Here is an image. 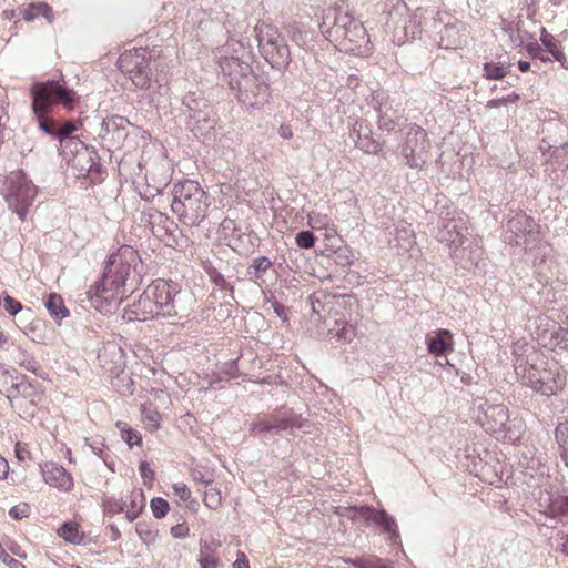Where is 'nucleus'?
I'll use <instances>...</instances> for the list:
<instances>
[{
  "label": "nucleus",
  "instance_id": "nucleus-7",
  "mask_svg": "<svg viewBox=\"0 0 568 568\" xmlns=\"http://www.w3.org/2000/svg\"><path fill=\"white\" fill-rule=\"evenodd\" d=\"M471 412L477 423L497 439L515 443L520 432L510 423L509 410L504 404H491L485 397L477 396L471 402Z\"/></svg>",
  "mask_w": 568,
  "mask_h": 568
},
{
  "label": "nucleus",
  "instance_id": "nucleus-31",
  "mask_svg": "<svg viewBox=\"0 0 568 568\" xmlns=\"http://www.w3.org/2000/svg\"><path fill=\"white\" fill-rule=\"evenodd\" d=\"M354 20L352 12L344 3H342L339 6L335 29L333 31H326V40L337 42L341 38H346L347 32H345V30L354 22Z\"/></svg>",
  "mask_w": 568,
  "mask_h": 568
},
{
  "label": "nucleus",
  "instance_id": "nucleus-3",
  "mask_svg": "<svg viewBox=\"0 0 568 568\" xmlns=\"http://www.w3.org/2000/svg\"><path fill=\"white\" fill-rule=\"evenodd\" d=\"M130 274V263H116L115 255H109L100 280L85 292L90 306L101 314L112 313L113 308L120 304L114 292L120 287L125 288Z\"/></svg>",
  "mask_w": 568,
  "mask_h": 568
},
{
  "label": "nucleus",
  "instance_id": "nucleus-28",
  "mask_svg": "<svg viewBox=\"0 0 568 568\" xmlns=\"http://www.w3.org/2000/svg\"><path fill=\"white\" fill-rule=\"evenodd\" d=\"M0 368L2 369V376L4 378L3 383L6 385L9 383L8 379H22L19 396L23 397L24 399L34 400L39 392L37 389V385L32 383L27 375L20 374L14 368L10 371L6 368L4 365H0Z\"/></svg>",
  "mask_w": 568,
  "mask_h": 568
},
{
  "label": "nucleus",
  "instance_id": "nucleus-58",
  "mask_svg": "<svg viewBox=\"0 0 568 568\" xmlns=\"http://www.w3.org/2000/svg\"><path fill=\"white\" fill-rule=\"evenodd\" d=\"M550 159H552V162L559 165H561L565 160L568 159V141H565L562 136L559 139V143H556L555 151H552Z\"/></svg>",
  "mask_w": 568,
  "mask_h": 568
},
{
  "label": "nucleus",
  "instance_id": "nucleus-17",
  "mask_svg": "<svg viewBox=\"0 0 568 568\" xmlns=\"http://www.w3.org/2000/svg\"><path fill=\"white\" fill-rule=\"evenodd\" d=\"M141 222L145 227H149L152 234L164 242L168 246L176 244V236L174 232L178 230V224L165 213L155 209L141 212Z\"/></svg>",
  "mask_w": 568,
  "mask_h": 568
},
{
  "label": "nucleus",
  "instance_id": "nucleus-64",
  "mask_svg": "<svg viewBox=\"0 0 568 568\" xmlns=\"http://www.w3.org/2000/svg\"><path fill=\"white\" fill-rule=\"evenodd\" d=\"M343 281L353 287H358L364 283V277L359 274V272L348 268L345 272Z\"/></svg>",
  "mask_w": 568,
  "mask_h": 568
},
{
  "label": "nucleus",
  "instance_id": "nucleus-43",
  "mask_svg": "<svg viewBox=\"0 0 568 568\" xmlns=\"http://www.w3.org/2000/svg\"><path fill=\"white\" fill-rule=\"evenodd\" d=\"M57 142L59 144V155L63 158H67L68 155H73V159H75V156L79 155L80 152H83L84 148L88 146L78 136L68 138L63 141L61 140Z\"/></svg>",
  "mask_w": 568,
  "mask_h": 568
},
{
  "label": "nucleus",
  "instance_id": "nucleus-18",
  "mask_svg": "<svg viewBox=\"0 0 568 568\" xmlns=\"http://www.w3.org/2000/svg\"><path fill=\"white\" fill-rule=\"evenodd\" d=\"M475 237H467L449 252L452 260L460 268L468 272H481L480 263L484 260V248Z\"/></svg>",
  "mask_w": 568,
  "mask_h": 568
},
{
  "label": "nucleus",
  "instance_id": "nucleus-15",
  "mask_svg": "<svg viewBox=\"0 0 568 568\" xmlns=\"http://www.w3.org/2000/svg\"><path fill=\"white\" fill-rule=\"evenodd\" d=\"M146 290L151 293L161 317H174L178 315L175 307L176 296L181 292V285L172 280H154Z\"/></svg>",
  "mask_w": 568,
  "mask_h": 568
},
{
  "label": "nucleus",
  "instance_id": "nucleus-12",
  "mask_svg": "<svg viewBox=\"0 0 568 568\" xmlns=\"http://www.w3.org/2000/svg\"><path fill=\"white\" fill-rule=\"evenodd\" d=\"M432 142L427 131L416 123L407 125L403 142L397 145V152L405 165L422 170L430 156Z\"/></svg>",
  "mask_w": 568,
  "mask_h": 568
},
{
  "label": "nucleus",
  "instance_id": "nucleus-34",
  "mask_svg": "<svg viewBox=\"0 0 568 568\" xmlns=\"http://www.w3.org/2000/svg\"><path fill=\"white\" fill-rule=\"evenodd\" d=\"M43 304L51 318L57 323H60L62 320L70 315V312L65 306L62 296L57 293H49L45 295L43 298Z\"/></svg>",
  "mask_w": 568,
  "mask_h": 568
},
{
  "label": "nucleus",
  "instance_id": "nucleus-42",
  "mask_svg": "<svg viewBox=\"0 0 568 568\" xmlns=\"http://www.w3.org/2000/svg\"><path fill=\"white\" fill-rule=\"evenodd\" d=\"M145 507V496L142 489L134 490L130 496V507L125 511V519L130 523L138 519Z\"/></svg>",
  "mask_w": 568,
  "mask_h": 568
},
{
  "label": "nucleus",
  "instance_id": "nucleus-20",
  "mask_svg": "<svg viewBox=\"0 0 568 568\" xmlns=\"http://www.w3.org/2000/svg\"><path fill=\"white\" fill-rule=\"evenodd\" d=\"M151 293L145 288L138 300L128 304L123 310L122 320L125 322H146L161 317V314L151 298Z\"/></svg>",
  "mask_w": 568,
  "mask_h": 568
},
{
  "label": "nucleus",
  "instance_id": "nucleus-46",
  "mask_svg": "<svg viewBox=\"0 0 568 568\" xmlns=\"http://www.w3.org/2000/svg\"><path fill=\"white\" fill-rule=\"evenodd\" d=\"M3 308L7 311V313L10 316H16L17 314L21 313V318L28 321L32 317L33 312L30 307L24 308L22 303L9 294H4L3 296Z\"/></svg>",
  "mask_w": 568,
  "mask_h": 568
},
{
  "label": "nucleus",
  "instance_id": "nucleus-11",
  "mask_svg": "<svg viewBox=\"0 0 568 568\" xmlns=\"http://www.w3.org/2000/svg\"><path fill=\"white\" fill-rule=\"evenodd\" d=\"M38 194V187L23 170L11 173L4 189L8 207L23 222Z\"/></svg>",
  "mask_w": 568,
  "mask_h": 568
},
{
  "label": "nucleus",
  "instance_id": "nucleus-50",
  "mask_svg": "<svg viewBox=\"0 0 568 568\" xmlns=\"http://www.w3.org/2000/svg\"><path fill=\"white\" fill-rule=\"evenodd\" d=\"M334 306L343 307L348 313V315L352 316L353 313L358 311L359 303H358V298L353 293H349V294L335 293L333 307Z\"/></svg>",
  "mask_w": 568,
  "mask_h": 568
},
{
  "label": "nucleus",
  "instance_id": "nucleus-39",
  "mask_svg": "<svg viewBox=\"0 0 568 568\" xmlns=\"http://www.w3.org/2000/svg\"><path fill=\"white\" fill-rule=\"evenodd\" d=\"M511 64L506 61H486L483 63V78L499 81L510 73Z\"/></svg>",
  "mask_w": 568,
  "mask_h": 568
},
{
  "label": "nucleus",
  "instance_id": "nucleus-4",
  "mask_svg": "<svg viewBox=\"0 0 568 568\" xmlns=\"http://www.w3.org/2000/svg\"><path fill=\"white\" fill-rule=\"evenodd\" d=\"M526 369L520 374L523 385L536 394L551 397L566 386V372L555 359L547 358L541 352H531L525 359Z\"/></svg>",
  "mask_w": 568,
  "mask_h": 568
},
{
  "label": "nucleus",
  "instance_id": "nucleus-30",
  "mask_svg": "<svg viewBox=\"0 0 568 568\" xmlns=\"http://www.w3.org/2000/svg\"><path fill=\"white\" fill-rule=\"evenodd\" d=\"M108 378L114 392L121 396H131L134 393L135 387L132 373L126 367L122 368L121 372L111 374Z\"/></svg>",
  "mask_w": 568,
  "mask_h": 568
},
{
  "label": "nucleus",
  "instance_id": "nucleus-29",
  "mask_svg": "<svg viewBox=\"0 0 568 568\" xmlns=\"http://www.w3.org/2000/svg\"><path fill=\"white\" fill-rule=\"evenodd\" d=\"M273 266V262L267 256H257L252 258L246 267V278L254 282L258 286L265 283V274Z\"/></svg>",
  "mask_w": 568,
  "mask_h": 568
},
{
  "label": "nucleus",
  "instance_id": "nucleus-26",
  "mask_svg": "<svg viewBox=\"0 0 568 568\" xmlns=\"http://www.w3.org/2000/svg\"><path fill=\"white\" fill-rule=\"evenodd\" d=\"M132 125L130 121L122 115H111L105 118V128H111V146L120 148L129 135L128 128Z\"/></svg>",
  "mask_w": 568,
  "mask_h": 568
},
{
  "label": "nucleus",
  "instance_id": "nucleus-25",
  "mask_svg": "<svg viewBox=\"0 0 568 568\" xmlns=\"http://www.w3.org/2000/svg\"><path fill=\"white\" fill-rule=\"evenodd\" d=\"M43 480L62 491H70L73 488L72 475L57 463H45L40 466Z\"/></svg>",
  "mask_w": 568,
  "mask_h": 568
},
{
  "label": "nucleus",
  "instance_id": "nucleus-10",
  "mask_svg": "<svg viewBox=\"0 0 568 568\" xmlns=\"http://www.w3.org/2000/svg\"><path fill=\"white\" fill-rule=\"evenodd\" d=\"M345 510L353 523L362 518L366 527L374 526L388 544H402L397 520L386 509L364 504L348 506Z\"/></svg>",
  "mask_w": 568,
  "mask_h": 568
},
{
  "label": "nucleus",
  "instance_id": "nucleus-32",
  "mask_svg": "<svg viewBox=\"0 0 568 568\" xmlns=\"http://www.w3.org/2000/svg\"><path fill=\"white\" fill-rule=\"evenodd\" d=\"M347 32L346 38H341L339 42L342 44H346V42L349 43V47H347V50L354 51L356 49H359L363 43L368 42V34L366 32V29L364 26L354 20V22L345 30Z\"/></svg>",
  "mask_w": 568,
  "mask_h": 568
},
{
  "label": "nucleus",
  "instance_id": "nucleus-9",
  "mask_svg": "<svg viewBox=\"0 0 568 568\" xmlns=\"http://www.w3.org/2000/svg\"><path fill=\"white\" fill-rule=\"evenodd\" d=\"M186 128L196 136L210 135L217 123L214 105L201 91H189L182 98Z\"/></svg>",
  "mask_w": 568,
  "mask_h": 568
},
{
  "label": "nucleus",
  "instance_id": "nucleus-59",
  "mask_svg": "<svg viewBox=\"0 0 568 568\" xmlns=\"http://www.w3.org/2000/svg\"><path fill=\"white\" fill-rule=\"evenodd\" d=\"M525 34L530 39V41L526 44H524L523 37L519 39V45H524L527 53L530 55L531 59H537V57H540V53L542 51L541 42L539 43L532 34L528 33L527 31Z\"/></svg>",
  "mask_w": 568,
  "mask_h": 568
},
{
  "label": "nucleus",
  "instance_id": "nucleus-21",
  "mask_svg": "<svg viewBox=\"0 0 568 568\" xmlns=\"http://www.w3.org/2000/svg\"><path fill=\"white\" fill-rule=\"evenodd\" d=\"M97 359L104 373L110 376L126 367V355L115 342L109 341L99 349Z\"/></svg>",
  "mask_w": 568,
  "mask_h": 568
},
{
  "label": "nucleus",
  "instance_id": "nucleus-47",
  "mask_svg": "<svg viewBox=\"0 0 568 568\" xmlns=\"http://www.w3.org/2000/svg\"><path fill=\"white\" fill-rule=\"evenodd\" d=\"M135 532L142 542L150 546L156 541L158 529L153 521L142 520L135 524Z\"/></svg>",
  "mask_w": 568,
  "mask_h": 568
},
{
  "label": "nucleus",
  "instance_id": "nucleus-52",
  "mask_svg": "<svg viewBox=\"0 0 568 568\" xmlns=\"http://www.w3.org/2000/svg\"><path fill=\"white\" fill-rule=\"evenodd\" d=\"M339 6L341 4H335L326 9L323 13L322 22L318 24V28L325 39L327 36L326 31H333L335 29Z\"/></svg>",
  "mask_w": 568,
  "mask_h": 568
},
{
  "label": "nucleus",
  "instance_id": "nucleus-44",
  "mask_svg": "<svg viewBox=\"0 0 568 568\" xmlns=\"http://www.w3.org/2000/svg\"><path fill=\"white\" fill-rule=\"evenodd\" d=\"M91 152H95V149L88 145L84 148L83 152H80L79 155L72 160V168L78 171L79 176L87 178L90 172V162L93 161V153Z\"/></svg>",
  "mask_w": 568,
  "mask_h": 568
},
{
  "label": "nucleus",
  "instance_id": "nucleus-48",
  "mask_svg": "<svg viewBox=\"0 0 568 568\" xmlns=\"http://www.w3.org/2000/svg\"><path fill=\"white\" fill-rule=\"evenodd\" d=\"M554 434L558 444L560 459L565 463V454L568 456V419L559 422Z\"/></svg>",
  "mask_w": 568,
  "mask_h": 568
},
{
  "label": "nucleus",
  "instance_id": "nucleus-57",
  "mask_svg": "<svg viewBox=\"0 0 568 568\" xmlns=\"http://www.w3.org/2000/svg\"><path fill=\"white\" fill-rule=\"evenodd\" d=\"M316 236L312 231L302 230L295 235V243L300 248H312L315 245Z\"/></svg>",
  "mask_w": 568,
  "mask_h": 568
},
{
  "label": "nucleus",
  "instance_id": "nucleus-6",
  "mask_svg": "<svg viewBox=\"0 0 568 568\" xmlns=\"http://www.w3.org/2000/svg\"><path fill=\"white\" fill-rule=\"evenodd\" d=\"M116 67L131 79L136 88L142 90L150 89L152 81L161 85V82L165 80L161 74L162 61L160 58L155 59L146 48H134L121 53Z\"/></svg>",
  "mask_w": 568,
  "mask_h": 568
},
{
  "label": "nucleus",
  "instance_id": "nucleus-23",
  "mask_svg": "<svg viewBox=\"0 0 568 568\" xmlns=\"http://www.w3.org/2000/svg\"><path fill=\"white\" fill-rule=\"evenodd\" d=\"M223 261L220 260V265L213 264L211 261H204L202 263V267L206 273L210 283L220 292L224 294V296H229L232 301L237 303L235 298V281H232L233 275H225L222 272Z\"/></svg>",
  "mask_w": 568,
  "mask_h": 568
},
{
  "label": "nucleus",
  "instance_id": "nucleus-63",
  "mask_svg": "<svg viewBox=\"0 0 568 568\" xmlns=\"http://www.w3.org/2000/svg\"><path fill=\"white\" fill-rule=\"evenodd\" d=\"M126 507V503L122 500H116L114 498H110L104 501V513L106 515H116L123 513Z\"/></svg>",
  "mask_w": 568,
  "mask_h": 568
},
{
  "label": "nucleus",
  "instance_id": "nucleus-61",
  "mask_svg": "<svg viewBox=\"0 0 568 568\" xmlns=\"http://www.w3.org/2000/svg\"><path fill=\"white\" fill-rule=\"evenodd\" d=\"M221 374L224 375L227 379H234L241 376L239 369V358L231 359L221 366Z\"/></svg>",
  "mask_w": 568,
  "mask_h": 568
},
{
  "label": "nucleus",
  "instance_id": "nucleus-8",
  "mask_svg": "<svg viewBox=\"0 0 568 568\" xmlns=\"http://www.w3.org/2000/svg\"><path fill=\"white\" fill-rule=\"evenodd\" d=\"M262 58L274 70L283 74L291 61V50L285 37L277 27L270 23H257L253 29Z\"/></svg>",
  "mask_w": 568,
  "mask_h": 568
},
{
  "label": "nucleus",
  "instance_id": "nucleus-16",
  "mask_svg": "<svg viewBox=\"0 0 568 568\" xmlns=\"http://www.w3.org/2000/svg\"><path fill=\"white\" fill-rule=\"evenodd\" d=\"M368 105L377 113V126L381 131H386L387 133L397 131L400 114L399 111L393 106L385 91H373Z\"/></svg>",
  "mask_w": 568,
  "mask_h": 568
},
{
  "label": "nucleus",
  "instance_id": "nucleus-35",
  "mask_svg": "<svg viewBox=\"0 0 568 568\" xmlns=\"http://www.w3.org/2000/svg\"><path fill=\"white\" fill-rule=\"evenodd\" d=\"M58 536L71 545H84L85 535L75 521H64L58 528Z\"/></svg>",
  "mask_w": 568,
  "mask_h": 568
},
{
  "label": "nucleus",
  "instance_id": "nucleus-22",
  "mask_svg": "<svg viewBox=\"0 0 568 568\" xmlns=\"http://www.w3.org/2000/svg\"><path fill=\"white\" fill-rule=\"evenodd\" d=\"M468 237V227L463 217L459 220H448L443 217V222H438V232L436 239L439 242L447 243L449 252L458 246V244Z\"/></svg>",
  "mask_w": 568,
  "mask_h": 568
},
{
  "label": "nucleus",
  "instance_id": "nucleus-27",
  "mask_svg": "<svg viewBox=\"0 0 568 568\" xmlns=\"http://www.w3.org/2000/svg\"><path fill=\"white\" fill-rule=\"evenodd\" d=\"M539 40L542 45V51H546L548 54H550L554 61L559 62L561 68L568 69V62L562 51L561 42L557 40L551 33H549L545 27H542L540 30Z\"/></svg>",
  "mask_w": 568,
  "mask_h": 568
},
{
  "label": "nucleus",
  "instance_id": "nucleus-55",
  "mask_svg": "<svg viewBox=\"0 0 568 568\" xmlns=\"http://www.w3.org/2000/svg\"><path fill=\"white\" fill-rule=\"evenodd\" d=\"M556 143H559V139L550 134L544 136L540 140L539 151L542 158H545L546 162L552 161V159H550V155L552 154V151H555Z\"/></svg>",
  "mask_w": 568,
  "mask_h": 568
},
{
  "label": "nucleus",
  "instance_id": "nucleus-1",
  "mask_svg": "<svg viewBox=\"0 0 568 568\" xmlns=\"http://www.w3.org/2000/svg\"><path fill=\"white\" fill-rule=\"evenodd\" d=\"M253 61L251 50L242 41L234 39L226 41L217 57L223 82L246 109H258L271 97L270 84L263 75L254 71Z\"/></svg>",
  "mask_w": 568,
  "mask_h": 568
},
{
  "label": "nucleus",
  "instance_id": "nucleus-37",
  "mask_svg": "<svg viewBox=\"0 0 568 568\" xmlns=\"http://www.w3.org/2000/svg\"><path fill=\"white\" fill-rule=\"evenodd\" d=\"M549 518L557 519L561 523L568 521V496L567 495H555L549 499L547 509Z\"/></svg>",
  "mask_w": 568,
  "mask_h": 568
},
{
  "label": "nucleus",
  "instance_id": "nucleus-51",
  "mask_svg": "<svg viewBox=\"0 0 568 568\" xmlns=\"http://www.w3.org/2000/svg\"><path fill=\"white\" fill-rule=\"evenodd\" d=\"M93 153V161H91V169L90 172L87 175V179H89L92 183H101L104 181L105 176L108 175L106 169L101 163V156L99 155L98 151Z\"/></svg>",
  "mask_w": 568,
  "mask_h": 568
},
{
  "label": "nucleus",
  "instance_id": "nucleus-38",
  "mask_svg": "<svg viewBox=\"0 0 568 568\" xmlns=\"http://www.w3.org/2000/svg\"><path fill=\"white\" fill-rule=\"evenodd\" d=\"M548 345L556 354L568 352V327L554 322Z\"/></svg>",
  "mask_w": 568,
  "mask_h": 568
},
{
  "label": "nucleus",
  "instance_id": "nucleus-54",
  "mask_svg": "<svg viewBox=\"0 0 568 568\" xmlns=\"http://www.w3.org/2000/svg\"><path fill=\"white\" fill-rule=\"evenodd\" d=\"M150 508L154 518L162 519L168 515L170 504L162 497H153L150 501Z\"/></svg>",
  "mask_w": 568,
  "mask_h": 568
},
{
  "label": "nucleus",
  "instance_id": "nucleus-62",
  "mask_svg": "<svg viewBox=\"0 0 568 568\" xmlns=\"http://www.w3.org/2000/svg\"><path fill=\"white\" fill-rule=\"evenodd\" d=\"M519 100H520V95L516 92H513L511 94H509L507 97L489 100L487 102L486 106L488 109L500 108V106L507 105L509 103H516Z\"/></svg>",
  "mask_w": 568,
  "mask_h": 568
},
{
  "label": "nucleus",
  "instance_id": "nucleus-60",
  "mask_svg": "<svg viewBox=\"0 0 568 568\" xmlns=\"http://www.w3.org/2000/svg\"><path fill=\"white\" fill-rule=\"evenodd\" d=\"M203 503L210 509H216L221 506V493L216 488H207L204 493Z\"/></svg>",
  "mask_w": 568,
  "mask_h": 568
},
{
  "label": "nucleus",
  "instance_id": "nucleus-40",
  "mask_svg": "<svg viewBox=\"0 0 568 568\" xmlns=\"http://www.w3.org/2000/svg\"><path fill=\"white\" fill-rule=\"evenodd\" d=\"M353 568H393V561L371 555L367 557H355L345 560Z\"/></svg>",
  "mask_w": 568,
  "mask_h": 568
},
{
  "label": "nucleus",
  "instance_id": "nucleus-14",
  "mask_svg": "<svg viewBox=\"0 0 568 568\" xmlns=\"http://www.w3.org/2000/svg\"><path fill=\"white\" fill-rule=\"evenodd\" d=\"M304 426V418L301 414L292 408L284 409L282 416L268 414L256 416L248 424V433L251 436L263 439L267 434L281 435L283 432H293Z\"/></svg>",
  "mask_w": 568,
  "mask_h": 568
},
{
  "label": "nucleus",
  "instance_id": "nucleus-53",
  "mask_svg": "<svg viewBox=\"0 0 568 568\" xmlns=\"http://www.w3.org/2000/svg\"><path fill=\"white\" fill-rule=\"evenodd\" d=\"M333 260L341 267H349L355 262V254L349 246H339L333 251Z\"/></svg>",
  "mask_w": 568,
  "mask_h": 568
},
{
  "label": "nucleus",
  "instance_id": "nucleus-24",
  "mask_svg": "<svg viewBox=\"0 0 568 568\" xmlns=\"http://www.w3.org/2000/svg\"><path fill=\"white\" fill-rule=\"evenodd\" d=\"M427 352L436 358H442L454 351V336L449 329L437 328L425 336Z\"/></svg>",
  "mask_w": 568,
  "mask_h": 568
},
{
  "label": "nucleus",
  "instance_id": "nucleus-36",
  "mask_svg": "<svg viewBox=\"0 0 568 568\" xmlns=\"http://www.w3.org/2000/svg\"><path fill=\"white\" fill-rule=\"evenodd\" d=\"M334 298L335 293L332 292L316 291L312 293L308 296V304L311 306L312 313L322 318V312H325L327 307L329 311L333 308Z\"/></svg>",
  "mask_w": 568,
  "mask_h": 568
},
{
  "label": "nucleus",
  "instance_id": "nucleus-49",
  "mask_svg": "<svg viewBox=\"0 0 568 568\" xmlns=\"http://www.w3.org/2000/svg\"><path fill=\"white\" fill-rule=\"evenodd\" d=\"M82 123L78 119H68L64 121L58 120V131L55 134V141H63L68 138H74L73 133L79 131Z\"/></svg>",
  "mask_w": 568,
  "mask_h": 568
},
{
  "label": "nucleus",
  "instance_id": "nucleus-56",
  "mask_svg": "<svg viewBox=\"0 0 568 568\" xmlns=\"http://www.w3.org/2000/svg\"><path fill=\"white\" fill-rule=\"evenodd\" d=\"M197 562L201 568H224L223 564L219 558L210 552V549H201Z\"/></svg>",
  "mask_w": 568,
  "mask_h": 568
},
{
  "label": "nucleus",
  "instance_id": "nucleus-19",
  "mask_svg": "<svg viewBox=\"0 0 568 568\" xmlns=\"http://www.w3.org/2000/svg\"><path fill=\"white\" fill-rule=\"evenodd\" d=\"M349 138L355 146L366 154L377 155L383 151L384 142L373 136L372 125L366 119H356L353 122Z\"/></svg>",
  "mask_w": 568,
  "mask_h": 568
},
{
  "label": "nucleus",
  "instance_id": "nucleus-41",
  "mask_svg": "<svg viewBox=\"0 0 568 568\" xmlns=\"http://www.w3.org/2000/svg\"><path fill=\"white\" fill-rule=\"evenodd\" d=\"M531 352H539L528 343H516L513 347L514 368L518 376L526 369L525 359L530 358Z\"/></svg>",
  "mask_w": 568,
  "mask_h": 568
},
{
  "label": "nucleus",
  "instance_id": "nucleus-5",
  "mask_svg": "<svg viewBox=\"0 0 568 568\" xmlns=\"http://www.w3.org/2000/svg\"><path fill=\"white\" fill-rule=\"evenodd\" d=\"M171 197V210L181 223L199 226L207 216L209 194L197 181L186 179L173 183Z\"/></svg>",
  "mask_w": 568,
  "mask_h": 568
},
{
  "label": "nucleus",
  "instance_id": "nucleus-13",
  "mask_svg": "<svg viewBox=\"0 0 568 568\" xmlns=\"http://www.w3.org/2000/svg\"><path fill=\"white\" fill-rule=\"evenodd\" d=\"M505 227V241L510 245L531 248L541 240L540 225L524 211H510Z\"/></svg>",
  "mask_w": 568,
  "mask_h": 568
},
{
  "label": "nucleus",
  "instance_id": "nucleus-45",
  "mask_svg": "<svg viewBox=\"0 0 568 568\" xmlns=\"http://www.w3.org/2000/svg\"><path fill=\"white\" fill-rule=\"evenodd\" d=\"M115 426L120 432L122 440L126 443L130 449L142 445V435L128 423L119 420Z\"/></svg>",
  "mask_w": 568,
  "mask_h": 568
},
{
  "label": "nucleus",
  "instance_id": "nucleus-33",
  "mask_svg": "<svg viewBox=\"0 0 568 568\" xmlns=\"http://www.w3.org/2000/svg\"><path fill=\"white\" fill-rule=\"evenodd\" d=\"M13 358L16 363H18L26 371L34 374L38 377H41L42 379H45V373L43 372L40 363L27 349H23L21 346H16Z\"/></svg>",
  "mask_w": 568,
  "mask_h": 568
},
{
  "label": "nucleus",
  "instance_id": "nucleus-2",
  "mask_svg": "<svg viewBox=\"0 0 568 568\" xmlns=\"http://www.w3.org/2000/svg\"><path fill=\"white\" fill-rule=\"evenodd\" d=\"M31 111L40 132L55 141L58 119L52 114L54 106L74 110L79 97L77 92L59 80L36 81L29 89Z\"/></svg>",
  "mask_w": 568,
  "mask_h": 568
}]
</instances>
